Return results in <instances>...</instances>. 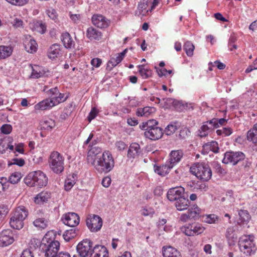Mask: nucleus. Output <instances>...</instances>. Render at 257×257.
<instances>
[{
    "label": "nucleus",
    "mask_w": 257,
    "mask_h": 257,
    "mask_svg": "<svg viewBox=\"0 0 257 257\" xmlns=\"http://www.w3.org/2000/svg\"><path fill=\"white\" fill-rule=\"evenodd\" d=\"M245 157V155L241 152H226L224 154L222 163L226 164L230 163L232 165H235L243 160Z\"/></svg>",
    "instance_id": "6e6552de"
},
{
    "label": "nucleus",
    "mask_w": 257,
    "mask_h": 257,
    "mask_svg": "<svg viewBox=\"0 0 257 257\" xmlns=\"http://www.w3.org/2000/svg\"><path fill=\"white\" fill-rule=\"evenodd\" d=\"M184 155L182 150H173L169 154V158L166 161L173 168L179 162H180Z\"/></svg>",
    "instance_id": "a211bd4d"
},
{
    "label": "nucleus",
    "mask_w": 257,
    "mask_h": 257,
    "mask_svg": "<svg viewBox=\"0 0 257 257\" xmlns=\"http://www.w3.org/2000/svg\"><path fill=\"white\" fill-rule=\"evenodd\" d=\"M86 225L91 231L96 232L102 225V220L98 215H89L86 221Z\"/></svg>",
    "instance_id": "ddd939ff"
},
{
    "label": "nucleus",
    "mask_w": 257,
    "mask_h": 257,
    "mask_svg": "<svg viewBox=\"0 0 257 257\" xmlns=\"http://www.w3.org/2000/svg\"><path fill=\"white\" fill-rule=\"evenodd\" d=\"M237 38L234 34L230 36L228 43V47L230 51H232L237 49V47L236 45L235 44Z\"/></svg>",
    "instance_id": "3c124183"
},
{
    "label": "nucleus",
    "mask_w": 257,
    "mask_h": 257,
    "mask_svg": "<svg viewBox=\"0 0 257 257\" xmlns=\"http://www.w3.org/2000/svg\"><path fill=\"white\" fill-rule=\"evenodd\" d=\"M209 123H207L206 121L201 126L200 129L199 130V136L200 137H206L208 134L214 129L212 125H210V126H209Z\"/></svg>",
    "instance_id": "a19ab883"
},
{
    "label": "nucleus",
    "mask_w": 257,
    "mask_h": 257,
    "mask_svg": "<svg viewBox=\"0 0 257 257\" xmlns=\"http://www.w3.org/2000/svg\"><path fill=\"white\" fill-rule=\"evenodd\" d=\"M190 173L198 179L207 181L212 176V171L209 166L205 163H197L190 168Z\"/></svg>",
    "instance_id": "39448f33"
},
{
    "label": "nucleus",
    "mask_w": 257,
    "mask_h": 257,
    "mask_svg": "<svg viewBox=\"0 0 257 257\" xmlns=\"http://www.w3.org/2000/svg\"><path fill=\"white\" fill-rule=\"evenodd\" d=\"M21 257H34V254L30 249H26L23 250Z\"/></svg>",
    "instance_id": "774afa93"
},
{
    "label": "nucleus",
    "mask_w": 257,
    "mask_h": 257,
    "mask_svg": "<svg viewBox=\"0 0 257 257\" xmlns=\"http://www.w3.org/2000/svg\"><path fill=\"white\" fill-rule=\"evenodd\" d=\"M32 72L31 74V78L37 79L42 77L45 73L43 69L38 65L32 66Z\"/></svg>",
    "instance_id": "4c0bfd02"
},
{
    "label": "nucleus",
    "mask_w": 257,
    "mask_h": 257,
    "mask_svg": "<svg viewBox=\"0 0 257 257\" xmlns=\"http://www.w3.org/2000/svg\"><path fill=\"white\" fill-rule=\"evenodd\" d=\"M64 158L59 152H52L49 159L50 168L55 173H61L64 170Z\"/></svg>",
    "instance_id": "0eeeda50"
},
{
    "label": "nucleus",
    "mask_w": 257,
    "mask_h": 257,
    "mask_svg": "<svg viewBox=\"0 0 257 257\" xmlns=\"http://www.w3.org/2000/svg\"><path fill=\"white\" fill-rule=\"evenodd\" d=\"M232 133V130L230 127H223L221 129L217 130L216 134L218 136L227 137L230 136Z\"/></svg>",
    "instance_id": "864d4df0"
},
{
    "label": "nucleus",
    "mask_w": 257,
    "mask_h": 257,
    "mask_svg": "<svg viewBox=\"0 0 257 257\" xmlns=\"http://www.w3.org/2000/svg\"><path fill=\"white\" fill-rule=\"evenodd\" d=\"M205 228L199 223H193L183 226L182 231L187 236H194L202 233Z\"/></svg>",
    "instance_id": "9b49d317"
},
{
    "label": "nucleus",
    "mask_w": 257,
    "mask_h": 257,
    "mask_svg": "<svg viewBox=\"0 0 257 257\" xmlns=\"http://www.w3.org/2000/svg\"><path fill=\"white\" fill-rule=\"evenodd\" d=\"M50 100L49 98L45 99L34 105L35 110H45L51 109L53 106L58 105L56 99Z\"/></svg>",
    "instance_id": "f3484780"
},
{
    "label": "nucleus",
    "mask_w": 257,
    "mask_h": 257,
    "mask_svg": "<svg viewBox=\"0 0 257 257\" xmlns=\"http://www.w3.org/2000/svg\"><path fill=\"white\" fill-rule=\"evenodd\" d=\"M10 4L16 6H23L27 4L29 0H6Z\"/></svg>",
    "instance_id": "13d9d810"
},
{
    "label": "nucleus",
    "mask_w": 257,
    "mask_h": 257,
    "mask_svg": "<svg viewBox=\"0 0 257 257\" xmlns=\"http://www.w3.org/2000/svg\"><path fill=\"white\" fill-rule=\"evenodd\" d=\"M106 250V247L101 245H95L92 249L90 257H101V254Z\"/></svg>",
    "instance_id": "79ce46f5"
},
{
    "label": "nucleus",
    "mask_w": 257,
    "mask_h": 257,
    "mask_svg": "<svg viewBox=\"0 0 257 257\" xmlns=\"http://www.w3.org/2000/svg\"><path fill=\"white\" fill-rule=\"evenodd\" d=\"M47 86H45L44 87L43 91L49 96V99L54 100L56 99L58 102V104L65 101L68 98V95H66L64 93H60L57 87L47 89Z\"/></svg>",
    "instance_id": "f8f14e48"
},
{
    "label": "nucleus",
    "mask_w": 257,
    "mask_h": 257,
    "mask_svg": "<svg viewBox=\"0 0 257 257\" xmlns=\"http://www.w3.org/2000/svg\"><path fill=\"white\" fill-rule=\"evenodd\" d=\"M69 16L71 22L75 24L80 23L82 19V15L79 14H73L71 12L69 13Z\"/></svg>",
    "instance_id": "603ef678"
},
{
    "label": "nucleus",
    "mask_w": 257,
    "mask_h": 257,
    "mask_svg": "<svg viewBox=\"0 0 257 257\" xmlns=\"http://www.w3.org/2000/svg\"><path fill=\"white\" fill-rule=\"evenodd\" d=\"M61 40L66 48L69 49L74 48L75 42L68 32H64L61 34Z\"/></svg>",
    "instance_id": "5701e85b"
},
{
    "label": "nucleus",
    "mask_w": 257,
    "mask_h": 257,
    "mask_svg": "<svg viewBox=\"0 0 257 257\" xmlns=\"http://www.w3.org/2000/svg\"><path fill=\"white\" fill-rule=\"evenodd\" d=\"M189 203V200L184 195L175 202V205L178 211H183L188 208Z\"/></svg>",
    "instance_id": "c756f323"
},
{
    "label": "nucleus",
    "mask_w": 257,
    "mask_h": 257,
    "mask_svg": "<svg viewBox=\"0 0 257 257\" xmlns=\"http://www.w3.org/2000/svg\"><path fill=\"white\" fill-rule=\"evenodd\" d=\"M63 222L70 227H75L80 221L79 216L75 213H68L63 215L61 218Z\"/></svg>",
    "instance_id": "2eb2a0df"
},
{
    "label": "nucleus",
    "mask_w": 257,
    "mask_h": 257,
    "mask_svg": "<svg viewBox=\"0 0 257 257\" xmlns=\"http://www.w3.org/2000/svg\"><path fill=\"white\" fill-rule=\"evenodd\" d=\"M101 149L99 147H92L90 148L88 152L87 160L89 163L91 164V162L96 157H100V156H98L100 154Z\"/></svg>",
    "instance_id": "473e14b6"
},
{
    "label": "nucleus",
    "mask_w": 257,
    "mask_h": 257,
    "mask_svg": "<svg viewBox=\"0 0 257 257\" xmlns=\"http://www.w3.org/2000/svg\"><path fill=\"white\" fill-rule=\"evenodd\" d=\"M61 51L60 45L54 44L49 48L48 52V56L51 59H54L60 55Z\"/></svg>",
    "instance_id": "cd10ccee"
},
{
    "label": "nucleus",
    "mask_w": 257,
    "mask_h": 257,
    "mask_svg": "<svg viewBox=\"0 0 257 257\" xmlns=\"http://www.w3.org/2000/svg\"><path fill=\"white\" fill-rule=\"evenodd\" d=\"M91 164L98 172L107 173L113 168L114 160L111 152L105 151L100 157L95 158Z\"/></svg>",
    "instance_id": "f03ea898"
},
{
    "label": "nucleus",
    "mask_w": 257,
    "mask_h": 257,
    "mask_svg": "<svg viewBox=\"0 0 257 257\" xmlns=\"http://www.w3.org/2000/svg\"><path fill=\"white\" fill-rule=\"evenodd\" d=\"M123 60L122 57H121L119 55L117 54V56L115 58H111L110 60L108 62L109 64H111L112 67H115L117 64L121 62Z\"/></svg>",
    "instance_id": "bf43d9fd"
},
{
    "label": "nucleus",
    "mask_w": 257,
    "mask_h": 257,
    "mask_svg": "<svg viewBox=\"0 0 257 257\" xmlns=\"http://www.w3.org/2000/svg\"><path fill=\"white\" fill-rule=\"evenodd\" d=\"M34 225L39 229H44L48 225V221L44 218H38L33 221Z\"/></svg>",
    "instance_id": "c03bdc74"
},
{
    "label": "nucleus",
    "mask_w": 257,
    "mask_h": 257,
    "mask_svg": "<svg viewBox=\"0 0 257 257\" xmlns=\"http://www.w3.org/2000/svg\"><path fill=\"white\" fill-rule=\"evenodd\" d=\"M226 237L229 245L234 244L237 239V236L234 232L233 227H228L226 231Z\"/></svg>",
    "instance_id": "72a5a7b5"
},
{
    "label": "nucleus",
    "mask_w": 257,
    "mask_h": 257,
    "mask_svg": "<svg viewBox=\"0 0 257 257\" xmlns=\"http://www.w3.org/2000/svg\"><path fill=\"white\" fill-rule=\"evenodd\" d=\"M75 184V178L73 175L69 176L65 181L64 188L66 191L70 190Z\"/></svg>",
    "instance_id": "de8ad7c7"
},
{
    "label": "nucleus",
    "mask_w": 257,
    "mask_h": 257,
    "mask_svg": "<svg viewBox=\"0 0 257 257\" xmlns=\"http://www.w3.org/2000/svg\"><path fill=\"white\" fill-rule=\"evenodd\" d=\"M140 154V145L136 143L131 144L127 152V157L130 159H135L138 157Z\"/></svg>",
    "instance_id": "a878e982"
},
{
    "label": "nucleus",
    "mask_w": 257,
    "mask_h": 257,
    "mask_svg": "<svg viewBox=\"0 0 257 257\" xmlns=\"http://www.w3.org/2000/svg\"><path fill=\"white\" fill-rule=\"evenodd\" d=\"M22 178V175L19 172H14L11 174L9 178V181L12 184H16L18 183Z\"/></svg>",
    "instance_id": "09e8293b"
},
{
    "label": "nucleus",
    "mask_w": 257,
    "mask_h": 257,
    "mask_svg": "<svg viewBox=\"0 0 257 257\" xmlns=\"http://www.w3.org/2000/svg\"><path fill=\"white\" fill-rule=\"evenodd\" d=\"M200 214L201 209L197 205L194 204L188 209L186 213L180 215L179 220L183 222H186L193 219L197 220L200 217Z\"/></svg>",
    "instance_id": "1a4fd4ad"
},
{
    "label": "nucleus",
    "mask_w": 257,
    "mask_h": 257,
    "mask_svg": "<svg viewBox=\"0 0 257 257\" xmlns=\"http://www.w3.org/2000/svg\"><path fill=\"white\" fill-rule=\"evenodd\" d=\"M98 112V111L96 108L93 107L92 108L91 110L90 111L87 116V119L89 121V122H90L97 116Z\"/></svg>",
    "instance_id": "e2e57ef3"
},
{
    "label": "nucleus",
    "mask_w": 257,
    "mask_h": 257,
    "mask_svg": "<svg viewBox=\"0 0 257 257\" xmlns=\"http://www.w3.org/2000/svg\"><path fill=\"white\" fill-rule=\"evenodd\" d=\"M158 124V121L155 119H150L146 121L147 128L146 131H148L150 129L154 128L155 127H157Z\"/></svg>",
    "instance_id": "052dcab7"
},
{
    "label": "nucleus",
    "mask_w": 257,
    "mask_h": 257,
    "mask_svg": "<svg viewBox=\"0 0 257 257\" xmlns=\"http://www.w3.org/2000/svg\"><path fill=\"white\" fill-rule=\"evenodd\" d=\"M51 197V194L47 191H44L37 194L34 198L36 204H41L47 202Z\"/></svg>",
    "instance_id": "bb28decb"
},
{
    "label": "nucleus",
    "mask_w": 257,
    "mask_h": 257,
    "mask_svg": "<svg viewBox=\"0 0 257 257\" xmlns=\"http://www.w3.org/2000/svg\"><path fill=\"white\" fill-rule=\"evenodd\" d=\"M14 240V234L12 230L7 229L0 232V246H8L13 243Z\"/></svg>",
    "instance_id": "4468645a"
},
{
    "label": "nucleus",
    "mask_w": 257,
    "mask_h": 257,
    "mask_svg": "<svg viewBox=\"0 0 257 257\" xmlns=\"http://www.w3.org/2000/svg\"><path fill=\"white\" fill-rule=\"evenodd\" d=\"M164 257H182L179 251L172 246H165L162 248Z\"/></svg>",
    "instance_id": "b1692460"
},
{
    "label": "nucleus",
    "mask_w": 257,
    "mask_h": 257,
    "mask_svg": "<svg viewBox=\"0 0 257 257\" xmlns=\"http://www.w3.org/2000/svg\"><path fill=\"white\" fill-rule=\"evenodd\" d=\"M138 71L141 77L143 79H147L151 76L152 75V71L147 68L145 67V66L144 65H140L138 66Z\"/></svg>",
    "instance_id": "37998d69"
},
{
    "label": "nucleus",
    "mask_w": 257,
    "mask_h": 257,
    "mask_svg": "<svg viewBox=\"0 0 257 257\" xmlns=\"http://www.w3.org/2000/svg\"><path fill=\"white\" fill-rule=\"evenodd\" d=\"M24 45L25 50L29 53L35 52L37 50V44L36 41L30 36L26 37Z\"/></svg>",
    "instance_id": "412c9836"
},
{
    "label": "nucleus",
    "mask_w": 257,
    "mask_h": 257,
    "mask_svg": "<svg viewBox=\"0 0 257 257\" xmlns=\"http://www.w3.org/2000/svg\"><path fill=\"white\" fill-rule=\"evenodd\" d=\"M163 134V130L159 127H155L154 128L150 129L144 132V136L152 140H157L160 139Z\"/></svg>",
    "instance_id": "aec40b11"
},
{
    "label": "nucleus",
    "mask_w": 257,
    "mask_h": 257,
    "mask_svg": "<svg viewBox=\"0 0 257 257\" xmlns=\"http://www.w3.org/2000/svg\"><path fill=\"white\" fill-rule=\"evenodd\" d=\"M156 108L154 107L146 106L144 108H139L137 109L136 114L138 116H148L151 114L155 112Z\"/></svg>",
    "instance_id": "c9c22d12"
},
{
    "label": "nucleus",
    "mask_w": 257,
    "mask_h": 257,
    "mask_svg": "<svg viewBox=\"0 0 257 257\" xmlns=\"http://www.w3.org/2000/svg\"><path fill=\"white\" fill-rule=\"evenodd\" d=\"M9 212V208L8 206L5 205H0V220L5 217Z\"/></svg>",
    "instance_id": "680f3d73"
},
{
    "label": "nucleus",
    "mask_w": 257,
    "mask_h": 257,
    "mask_svg": "<svg viewBox=\"0 0 257 257\" xmlns=\"http://www.w3.org/2000/svg\"><path fill=\"white\" fill-rule=\"evenodd\" d=\"M14 50V48L11 45L0 46V59H4L10 57Z\"/></svg>",
    "instance_id": "7c9ffc66"
},
{
    "label": "nucleus",
    "mask_w": 257,
    "mask_h": 257,
    "mask_svg": "<svg viewBox=\"0 0 257 257\" xmlns=\"http://www.w3.org/2000/svg\"><path fill=\"white\" fill-rule=\"evenodd\" d=\"M190 131L188 127H185L180 130L179 137L181 139H185L190 136Z\"/></svg>",
    "instance_id": "4d7b16f0"
},
{
    "label": "nucleus",
    "mask_w": 257,
    "mask_h": 257,
    "mask_svg": "<svg viewBox=\"0 0 257 257\" xmlns=\"http://www.w3.org/2000/svg\"><path fill=\"white\" fill-rule=\"evenodd\" d=\"M93 248L92 242L89 239H85L77 244L76 250L81 257H86L90 256Z\"/></svg>",
    "instance_id": "9d476101"
},
{
    "label": "nucleus",
    "mask_w": 257,
    "mask_h": 257,
    "mask_svg": "<svg viewBox=\"0 0 257 257\" xmlns=\"http://www.w3.org/2000/svg\"><path fill=\"white\" fill-rule=\"evenodd\" d=\"M247 140L253 144H257V123L253 125L252 128L248 131Z\"/></svg>",
    "instance_id": "ea45409f"
},
{
    "label": "nucleus",
    "mask_w": 257,
    "mask_h": 257,
    "mask_svg": "<svg viewBox=\"0 0 257 257\" xmlns=\"http://www.w3.org/2000/svg\"><path fill=\"white\" fill-rule=\"evenodd\" d=\"M46 13L50 19L54 20L57 19V14L55 10L53 9H49L47 10Z\"/></svg>",
    "instance_id": "0e129e2a"
},
{
    "label": "nucleus",
    "mask_w": 257,
    "mask_h": 257,
    "mask_svg": "<svg viewBox=\"0 0 257 257\" xmlns=\"http://www.w3.org/2000/svg\"><path fill=\"white\" fill-rule=\"evenodd\" d=\"M203 218L205 222L211 224L215 222L217 219V216L215 214H209L203 216Z\"/></svg>",
    "instance_id": "6e6d98bb"
},
{
    "label": "nucleus",
    "mask_w": 257,
    "mask_h": 257,
    "mask_svg": "<svg viewBox=\"0 0 257 257\" xmlns=\"http://www.w3.org/2000/svg\"><path fill=\"white\" fill-rule=\"evenodd\" d=\"M172 169L171 166L166 162L165 164L162 165L155 164L154 165V171L155 173L161 176H165Z\"/></svg>",
    "instance_id": "4be33fe9"
},
{
    "label": "nucleus",
    "mask_w": 257,
    "mask_h": 257,
    "mask_svg": "<svg viewBox=\"0 0 257 257\" xmlns=\"http://www.w3.org/2000/svg\"><path fill=\"white\" fill-rule=\"evenodd\" d=\"M91 21L94 26L101 29L107 28L110 24L109 20L99 14L93 15Z\"/></svg>",
    "instance_id": "6ab92c4d"
},
{
    "label": "nucleus",
    "mask_w": 257,
    "mask_h": 257,
    "mask_svg": "<svg viewBox=\"0 0 257 257\" xmlns=\"http://www.w3.org/2000/svg\"><path fill=\"white\" fill-rule=\"evenodd\" d=\"M76 235L75 229L73 228L66 230L63 236L66 241H69L71 239L74 238Z\"/></svg>",
    "instance_id": "8fccbe9b"
},
{
    "label": "nucleus",
    "mask_w": 257,
    "mask_h": 257,
    "mask_svg": "<svg viewBox=\"0 0 257 257\" xmlns=\"http://www.w3.org/2000/svg\"><path fill=\"white\" fill-rule=\"evenodd\" d=\"M238 245L240 250L246 256L254 254L256 250L253 235H244L240 237Z\"/></svg>",
    "instance_id": "423d86ee"
},
{
    "label": "nucleus",
    "mask_w": 257,
    "mask_h": 257,
    "mask_svg": "<svg viewBox=\"0 0 257 257\" xmlns=\"http://www.w3.org/2000/svg\"><path fill=\"white\" fill-rule=\"evenodd\" d=\"M239 219L237 221L238 224H247L250 219V216L246 210H240L238 211Z\"/></svg>",
    "instance_id": "58836bf2"
},
{
    "label": "nucleus",
    "mask_w": 257,
    "mask_h": 257,
    "mask_svg": "<svg viewBox=\"0 0 257 257\" xmlns=\"http://www.w3.org/2000/svg\"><path fill=\"white\" fill-rule=\"evenodd\" d=\"M219 148L217 142L211 141L208 142L203 146V152L204 154H207L209 151H212L214 153L218 152Z\"/></svg>",
    "instance_id": "c85d7f7f"
},
{
    "label": "nucleus",
    "mask_w": 257,
    "mask_h": 257,
    "mask_svg": "<svg viewBox=\"0 0 257 257\" xmlns=\"http://www.w3.org/2000/svg\"><path fill=\"white\" fill-rule=\"evenodd\" d=\"M30 247L33 248V243H35L33 247L40 246V248L45 252V257H55L57 254L60 248V243L57 240H52L48 239L46 237H44L40 242V240L36 239H33L31 240Z\"/></svg>",
    "instance_id": "f257e3e1"
},
{
    "label": "nucleus",
    "mask_w": 257,
    "mask_h": 257,
    "mask_svg": "<svg viewBox=\"0 0 257 257\" xmlns=\"http://www.w3.org/2000/svg\"><path fill=\"white\" fill-rule=\"evenodd\" d=\"M86 37L90 40H100L102 38L100 31L92 27H89L86 31Z\"/></svg>",
    "instance_id": "393cba45"
},
{
    "label": "nucleus",
    "mask_w": 257,
    "mask_h": 257,
    "mask_svg": "<svg viewBox=\"0 0 257 257\" xmlns=\"http://www.w3.org/2000/svg\"><path fill=\"white\" fill-rule=\"evenodd\" d=\"M30 28L35 32L44 34L46 31V26L42 21H34L30 24Z\"/></svg>",
    "instance_id": "2f4dec72"
},
{
    "label": "nucleus",
    "mask_w": 257,
    "mask_h": 257,
    "mask_svg": "<svg viewBox=\"0 0 257 257\" xmlns=\"http://www.w3.org/2000/svg\"><path fill=\"white\" fill-rule=\"evenodd\" d=\"M41 129L51 131L55 126V122L51 118H47L42 120L40 123Z\"/></svg>",
    "instance_id": "f704fd0d"
},
{
    "label": "nucleus",
    "mask_w": 257,
    "mask_h": 257,
    "mask_svg": "<svg viewBox=\"0 0 257 257\" xmlns=\"http://www.w3.org/2000/svg\"><path fill=\"white\" fill-rule=\"evenodd\" d=\"M25 184L29 187L42 188L48 183V178L41 171L30 172L24 179Z\"/></svg>",
    "instance_id": "20e7f679"
},
{
    "label": "nucleus",
    "mask_w": 257,
    "mask_h": 257,
    "mask_svg": "<svg viewBox=\"0 0 257 257\" xmlns=\"http://www.w3.org/2000/svg\"><path fill=\"white\" fill-rule=\"evenodd\" d=\"M227 121V119L222 118H213L211 120L207 121V123H209V125H212L214 128H217L220 125H225Z\"/></svg>",
    "instance_id": "a18cd8bd"
},
{
    "label": "nucleus",
    "mask_w": 257,
    "mask_h": 257,
    "mask_svg": "<svg viewBox=\"0 0 257 257\" xmlns=\"http://www.w3.org/2000/svg\"><path fill=\"white\" fill-rule=\"evenodd\" d=\"M12 130V127L11 125L5 124L2 125L1 127V132L4 134H9Z\"/></svg>",
    "instance_id": "69168bd1"
},
{
    "label": "nucleus",
    "mask_w": 257,
    "mask_h": 257,
    "mask_svg": "<svg viewBox=\"0 0 257 257\" xmlns=\"http://www.w3.org/2000/svg\"><path fill=\"white\" fill-rule=\"evenodd\" d=\"M147 1L143 0V2H140L139 4L137 10L135 12V15L138 16H145L148 11L147 10Z\"/></svg>",
    "instance_id": "e433bc0d"
},
{
    "label": "nucleus",
    "mask_w": 257,
    "mask_h": 257,
    "mask_svg": "<svg viewBox=\"0 0 257 257\" xmlns=\"http://www.w3.org/2000/svg\"><path fill=\"white\" fill-rule=\"evenodd\" d=\"M183 48L188 56L191 57L193 55L195 47L191 42L186 41L184 43Z\"/></svg>",
    "instance_id": "49530a36"
},
{
    "label": "nucleus",
    "mask_w": 257,
    "mask_h": 257,
    "mask_svg": "<svg viewBox=\"0 0 257 257\" xmlns=\"http://www.w3.org/2000/svg\"><path fill=\"white\" fill-rule=\"evenodd\" d=\"M184 188L181 186L170 189L167 194L168 199L170 201H176L184 195Z\"/></svg>",
    "instance_id": "dca6fc26"
},
{
    "label": "nucleus",
    "mask_w": 257,
    "mask_h": 257,
    "mask_svg": "<svg viewBox=\"0 0 257 257\" xmlns=\"http://www.w3.org/2000/svg\"><path fill=\"white\" fill-rule=\"evenodd\" d=\"M177 129V126L175 124H169L165 128L164 132L167 136L173 134Z\"/></svg>",
    "instance_id": "5fc2aeb1"
},
{
    "label": "nucleus",
    "mask_w": 257,
    "mask_h": 257,
    "mask_svg": "<svg viewBox=\"0 0 257 257\" xmlns=\"http://www.w3.org/2000/svg\"><path fill=\"white\" fill-rule=\"evenodd\" d=\"M28 210L23 206L17 207L11 213L10 219V225L15 229L20 230L24 227V220L28 216Z\"/></svg>",
    "instance_id": "7ed1b4c3"
},
{
    "label": "nucleus",
    "mask_w": 257,
    "mask_h": 257,
    "mask_svg": "<svg viewBox=\"0 0 257 257\" xmlns=\"http://www.w3.org/2000/svg\"><path fill=\"white\" fill-rule=\"evenodd\" d=\"M115 147L119 151H122L126 149L127 145L126 144L121 141H117L115 143Z\"/></svg>",
    "instance_id": "338daca9"
}]
</instances>
